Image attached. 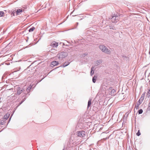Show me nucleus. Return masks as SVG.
I'll list each match as a JSON object with an SVG mask.
<instances>
[{"instance_id": "nucleus-1", "label": "nucleus", "mask_w": 150, "mask_h": 150, "mask_svg": "<svg viewBox=\"0 0 150 150\" xmlns=\"http://www.w3.org/2000/svg\"><path fill=\"white\" fill-rule=\"evenodd\" d=\"M32 87V86L30 85L27 88L26 91L24 89L20 91L19 89V100H21L19 103H22L25 100L26 97L29 95L28 93L30 92Z\"/></svg>"}, {"instance_id": "nucleus-2", "label": "nucleus", "mask_w": 150, "mask_h": 150, "mask_svg": "<svg viewBox=\"0 0 150 150\" xmlns=\"http://www.w3.org/2000/svg\"><path fill=\"white\" fill-rule=\"evenodd\" d=\"M99 48L103 52L108 54H110L111 52L110 49H108L104 45H100L99 46Z\"/></svg>"}, {"instance_id": "nucleus-3", "label": "nucleus", "mask_w": 150, "mask_h": 150, "mask_svg": "<svg viewBox=\"0 0 150 150\" xmlns=\"http://www.w3.org/2000/svg\"><path fill=\"white\" fill-rule=\"evenodd\" d=\"M68 55V54L65 52H62L59 53L57 55V57L59 59L66 57Z\"/></svg>"}, {"instance_id": "nucleus-4", "label": "nucleus", "mask_w": 150, "mask_h": 150, "mask_svg": "<svg viewBox=\"0 0 150 150\" xmlns=\"http://www.w3.org/2000/svg\"><path fill=\"white\" fill-rule=\"evenodd\" d=\"M119 17L117 14H115L114 16H112L111 18V21L113 23H116L119 20Z\"/></svg>"}, {"instance_id": "nucleus-5", "label": "nucleus", "mask_w": 150, "mask_h": 150, "mask_svg": "<svg viewBox=\"0 0 150 150\" xmlns=\"http://www.w3.org/2000/svg\"><path fill=\"white\" fill-rule=\"evenodd\" d=\"M84 131H78L77 132V135L81 137H84L85 136Z\"/></svg>"}, {"instance_id": "nucleus-6", "label": "nucleus", "mask_w": 150, "mask_h": 150, "mask_svg": "<svg viewBox=\"0 0 150 150\" xmlns=\"http://www.w3.org/2000/svg\"><path fill=\"white\" fill-rule=\"evenodd\" d=\"M27 8L26 6H25L23 7L22 8H21V9L19 8V15L21 14L22 13V14L23 15L24 13H25V9Z\"/></svg>"}, {"instance_id": "nucleus-7", "label": "nucleus", "mask_w": 150, "mask_h": 150, "mask_svg": "<svg viewBox=\"0 0 150 150\" xmlns=\"http://www.w3.org/2000/svg\"><path fill=\"white\" fill-rule=\"evenodd\" d=\"M145 95V92L142 94L141 98L138 101L139 103H141L143 102L144 98Z\"/></svg>"}, {"instance_id": "nucleus-8", "label": "nucleus", "mask_w": 150, "mask_h": 150, "mask_svg": "<svg viewBox=\"0 0 150 150\" xmlns=\"http://www.w3.org/2000/svg\"><path fill=\"white\" fill-rule=\"evenodd\" d=\"M102 62V60L101 59L97 60L94 62V64L96 66L100 65Z\"/></svg>"}, {"instance_id": "nucleus-9", "label": "nucleus", "mask_w": 150, "mask_h": 150, "mask_svg": "<svg viewBox=\"0 0 150 150\" xmlns=\"http://www.w3.org/2000/svg\"><path fill=\"white\" fill-rule=\"evenodd\" d=\"M59 64V62L58 61H53L51 63V66L52 67H54L57 65Z\"/></svg>"}, {"instance_id": "nucleus-10", "label": "nucleus", "mask_w": 150, "mask_h": 150, "mask_svg": "<svg viewBox=\"0 0 150 150\" xmlns=\"http://www.w3.org/2000/svg\"><path fill=\"white\" fill-rule=\"evenodd\" d=\"M58 43L54 41L51 44V46L53 47H57L58 46Z\"/></svg>"}, {"instance_id": "nucleus-11", "label": "nucleus", "mask_w": 150, "mask_h": 150, "mask_svg": "<svg viewBox=\"0 0 150 150\" xmlns=\"http://www.w3.org/2000/svg\"><path fill=\"white\" fill-rule=\"evenodd\" d=\"M109 90L110 91H111V96H114L115 95V92L116 91L115 89L112 90V89L111 88H110L109 89Z\"/></svg>"}, {"instance_id": "nucleus-12", "label": "nucleus", "mask_w": 150, "mask_h": 150, "mask_svg": "<svg viewBox=\"0 0 150 150\" xmlns=\"http://www.w3.org/2000/svg\"><path fill=\"white\" fill-rule=\"evenodd\" d=\"M19 12L18 10H17L16 11L15 10L13 11L11 13V15H13V16H15L16 15H17L18 14V13Z\"/></svg>"}, {"instance_id": "nucleus-13", "label": "nucleus", "mask_w": 150, "mask_h": 150, "mask_svg": "<svg viewBox=\"0 0 150 150\" xmlns=\"http://www.w3.org/2000/svg\"><path fill=\"white\" fill-rule=\"evenodd\" d=\"M69 63H70L69 62H66L64 63L62 66L64 67H65L68 65Z\"/></svg>"}, {"instance_id": "nucleus-14", "label": "nucleus", "mask_w": 150, "mask_h": 150, "mask_svg": "<svg viewBox=\"0 0 150 150\" xmlns=\"http://www.w3.org/2000/svg\"><path fill=\"white\" fill-rule=\"evenodd\" d=\"M97 76H94L93 78L92 81L93 83H95L96 82V79L97 78Z\"/></svg>"}, {"instance_id": "nucleus-15", "label": "nucleus", "mask_w": 150, "mask_h": 150, "mask_svg": "<svg viewBox=\"0 0 150 150\" xmlns=\"http://www.w3.org/2000/svg\"><path fill=\"white\" fill-rule=\"evenodd\" d=\"M35 29V28L33 27L32 28H30L29 30V32H31L33 31V30Z\"/></svg>"}, {"instance_id": "nucleus-16", "label": "nucleus", "mask_w": 150, "mask_h": 150, "mask_svg": "<svg viewBox=\"0 0 150 150\" xmlns=\"http://www.w3.org/2000/svg\"><path fill=\"white\" fill-rule=\"evenodd\" d=\"M146 96L148 98L150 96V89L149 90V91L146 94Z\"/></svg>"}, {"instance_id": "nucleus-17", "label": "nucleus", "mask_w": 150, "mask_h": 150, "mask_svg": "<svg viewBox=\"0 0 150 150\" xmlns=\"http://www.w3.org/2000/svg\"><path fill=\"white\" fill-rule=\"evenodd\" d=\"M4 15V13L3 11H0V17H2Z\"/></svg>"}, {"instance_id": "nucleus-18", "label": "nucleus", "mask_w": 150, "mask_h": 150, "mask_svg": "<svg viewBox=\"0 0 150 150\" xmlns=\"http://www.w3.org/2000/svg\"><path fill=\"white\" fill-rule=\"evenodd\" d=\"M143 112V110L142 109H140L139 110L138 112L139 114H141Z\"/></svg>"}, {"instance_id": "nucleus-19", "label": "nucleus", "mask_w": 150, "mask_h": 150, "mask_svg": "<svg viewBox=\"0 0 150 150\" xmlns=\"http://www.w3.org/2000/svg\"><path fill=\"white\" fill-rule=\"evenodd\" d=\"M136 134L137 136H139L141 134L139 130H138V132Z\"/></svg>"}, {"instance_id": "nucleus-20", "label": "nucleus", "mask_w": 150, "mask_h": 150, "mask_svg": "<svg viewBox=\"0 0 150 150\" xmlns=\"http://www.w3.org/2000/svg\"><path fill=\"white\" fill-rule=\"evenodd\" d=\"M139 104H137L135 106V108H136L137 109L138 108H139Z\"/></svg>"}, {"instance_id": "nucleus-21", "label": "nucleus", "mask_w": 150, "mask_h": 150, "mask_svg": "<svg viewBox=\"0 0 150 150\" xmlns=\"http://www.w3.org/2000/svg\"><path fill=\"white\" fill-rule=\"evenodd\" d=\"M87 55V54L86 53H84L82 54V57H84L85 56H86Z\"/></svg>"}, {"instance_id": "nucleus-22", "label": "nucleus", "mask_w": 150, "mask_h": 150, "mask_svg": "<svg viewBox=\"0 0 150 150\" xmlns=\"http://www.w3.org/2000/svg\"><path fill=\"white\" fill-rule=\"evenodd\" d=\"M94 73V71H91L90 74L91 76H92Z\"/></svg>"}, {"instance_id": "nucleus-23", "label": "nucleus", "mask_w": 150, "mask_h": 150, "mask_svg": "<svg viewBox=\"0 0 150 150\" xmlns=\"http://www.w3.org/2000/svg\"><path fill=\"white\" fill-rule=\"evenodd\" d=\"M94 67H92L91 69V71H94Z\"/></svg>"}, {"instance_id": "nucleus-24", "label": "nucleus", "mask_w": 150, "mask_h": 150, "mask_svg": "<svg viewBox=\"0 0 150 150\" xmlns=\"http://www.w3.org/2000/svg\"><path fill=\"white\" fill-rule=\"evenodd\" d=\"M88 103H91V100L90 99L88 101Z\"/></svg>"}, {"instance_id": "nucleus-25", "label": "nucleus", "mask_w": 150, "mask_h": 150, "mask_svg": "<svg viewBox=\"0 0 150 150\" xmlns=\"http://www.w3.org/2000/svg\"><path fill=\"white\" fill-rule=\"evenodd\" d=\"M91 104H88V107L89 106L91 105Z\"/></svg>"}, {"instance_id": "nucleus-26", "label": "nucleus", "mask_w": 150, "mask_h": 150, "mask_svg": "<svg viewBox=\"0 0 150 150\" xmlns=\"http://www.w3.org/2000/svg\"><path fill=\"white\" fill-rule=\"evenodd\" d=\"M109 95H110L111 96V92H110L109 93Z\"/></svg>"}, {"instance_id": "nucleus-27", "label": "nucleus", "mask_w": 150, "mask_h": 150, "mask_svg": "<svg viewBox=\"0 0 150 150\" xmlns=\"http://www.w3.org/2000/svg\"><path fill=\"white\" fill-rule=\"evenodd\" d=\"M25 17H24V18H23V19L22 20V21H24L25 20Z\"/></svg>"}, {"instance_id": "nucleus-28", "label": "nucleus", "mask_w": 150, "mask_h": 150, "mask_svg": "<svg viewBox=\"0 0 150 150\" xmlns=\"http://www.w3.org/2000/svg\"><path fill=\"white\" fill-rule=\"evenodd\" d=\"M46 7V5H45V6L44 7H43V8H42V9H43L44 8H45Z\"/></svg>"}, {"instance_id": "nucleus-29", "label": "nucleus", "mask_w": 150, "mask_h": 150, "mask_svg": "<svg viewBox=\"0 0 150 150\" xmlns=\"http://www.w3.org/2000/svg\"><path fill=\"white\" fill-rule=\"evenodd\" d=\"M63 44V45H64V43H62Z\"/></svg>"}, {"instance_id": "nucleus-30", "label": "nucleus", "mask_w": 150, "mask_h": 150, "mask_svg": "<svg viewBox=\"0 0 150 150\" xmlns=\"http://www.w3.org/2000/svg\"><path fill=\"white\" fill-rule=\"evenodd\" d=\"M5 116H5V115H4V117H5Z\"/></svg>"}, {"instance_id": "nucleus-31", "label": "nucleus", "mask_w": 150, "mask_h": 150, "mask_svg": "<svg viewBox=\"0 0 150 150\" xmlns=\"http://www.w3.org/2000/svg\"><path fill=\"white\" fill-rule=\"evenodd\" d=\"M106 139H105V140H106Z\"/></svg>"}]
</instances>
